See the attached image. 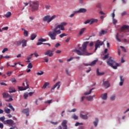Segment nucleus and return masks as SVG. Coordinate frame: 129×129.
Here are the masks:
<instances>
[{
  "label": "nucleus",
  "mask_w": 129,
  "mask_h": 129,
  "mask_svg": "<svg viewBox=\"0 0 129 129\" xmlns=\"http://www.w3.org/2000/svg\"><path fill=\"white\" fill-rule=\"evenodd\" d=\"M97 61H98V60H95L92 61V62H91L90 64L85 63L84 65H85V66H93L95 64H96Z\"/></svg>",
  "instance_id": "f3484780"
},
{
  "label": "nucleus",
  "mask_w": 129,
  "mask_h": 129,
  "mask_svg": "<svg viewBox=\"0 0 129 129\" xmlns=\"http://www.w3.org/2000/svg\"><path fill=\"white\" fill-rule=\"evenodd\" d=\"M80 117H81V118H82V119H88V116L87 115H84L83 114H80Z\"/></svg>",
  "instance_id": "412c9836"
},
{
  "label": "nucleus",
  "mask_w": 129,
  "mask_h": 129,
  "mask_svg": "<svg viewBox=\"0 0 129 129\" xmlns=\"http://www.w3.org/2000/svg\"><path fill=\"white\" fill-rule=\"evenodd\" d=\"M66 73L68 75H69V76H71V74H70L68 69H67L66 70Z\"/></svg>",
  "instance_id": "a18cd8bd"
},
{
  "label": "nucleus",
  "mask_w": 129,
  "mask_h": 129,
  "mask_svg": "<svg viewBox=\"0 0 129 129\" xmlns=\"http://www.w3.org/2000/svg\"><path fill=\"white\" fill-rule=\"evenodd\" d=\"M6 118L5 116H3V117H0V120L1 121H2V122H3V123L5 124V120Z\"/></svg>",
  "instance_id": "7c9ffc66"
},
{
  "label": "nucleus",
  "mask_w": 129,
  "mask_h": 129,
  "mask_svg": "<svg viewBox=\"0 0 129 129\" xmlns=\"http://www.w3.org/2000/svg\"><path fill=\"white\" fill-rule=\"evenodd\" d=\"M5 111L6 113H10L11 110L7 107L5 108Z\"/></svg>",
  "instance_id": "c85d7f7f"
},
{
  "label": "nucleus",
  "mask_w": 129,
  "mask_h": 129,
  "mask_svg": "<svg viewBox=\"0 0 129 129\" xmlns=\"http://www.w3.org/2000/svg\"><path fill=\"white\" fill-rule=\"evenodd\" d=\"M73 59H74V57H71L70 59H68L67 60V61H71L72 60H73Z\"/></svg>",
  "instance_id": "338daca9"
},
{
  "label": "nucleus",
  "mask_w": 129,
  "mask_h": 129,
  "mask_svg": "<svg viewBox=\"0 0 129 129\" xmlns=\"http://www.w3.org/2000/svg\"><path fill=\"white\" fill-rule=\"evenodd\" d=\"M94 97H95V95L89 96H87L86 98H87V100H88V101H91Z\"/></svg>",
  "instance_id": "b1692460"
},
{
  "label": "nucleus",
  "mask_w": 129,
  "mask_h": 129,
  "mask_svg": "<svg viewBox=\"0 0 129 129\" xmlns=\"http://www.w3.org/2000/svg\"><path fill=\"white\" fill-rule=\"evenodd\" d=\"M124 81V78L122 76H120V83H119V85H120V86H122Z\"/></svg>",
  "instance_id": "a211bd4d"
},
{
  "label": "nucleus",
  "mask_w": 129,
  "mask_h": 129,
  "mask_svg": "<svg viewBox=\"0 0 129 129\" xmlns=\"http://www.w3.org/2000/svg\"><path fill=\"white\" fill-rule=\"evenodd\" d=\"M60 83H61V82H60V81L57 82V83L52 87V88H51V90H54L55 88H57V89H59V88H60Z\"/></svg>",
  "instance_id": "ddd939ff"
},
{
  "label": "nucleus",
  "mask_w": 129,
  "mask_h": 129,
  "mask_svg": "<svg viewBox=\"0 0 129 129\" xmlns=\"http://www.w3.org/2000/svg\"><path fill=\"white\" fill-rule=\"evenodd\" d=\"M50 122H51V123H52V124H54V125H56V124H58V122L57 121H56V122L51 121Z\"/></svg>",
  "instance_id": "6e6d98bb"
},
{
  "label": "nucleus",
  "mask_w": 129,
  "mask_h": 129,
  "mask_svg": "<svg viewBox=\"0 0 129 129\" xmlns=\"http://www.w3.org/2000/svg\"><path fill=\"white\" fill-rule=\"evenodd\" d=\"M27 67H28V69H32L33 68V66H32V63L31 62H30L28 64Z\"/></svg>",
  "instance_id": "c03bdc74"
},
{
  "label": "nucleus",
  "mask_w": 129,
  "mask_h": 129,
  "mask_svg": "<svg viewBox=\"0 0 129 129\" xmlns=\"http://www.w3.org/2000/svg\"><path fill=\"white\" fill-rule=\"evenodd\" d=\"M67 123L68 121L66 120H63L62 122V126H63V128H62L61 126H59L58 128L59 129H67Z\"/></svg>",
  "instance_id": "1a4fd4ad"
},
{
  "label": "nucleus",
  "mask_w": 129,
  "mask_h": 129,
  "mask_svg": "<svg viewBox=\"0 0 129 129\" xmlns=\"http://www.w3.org/2000/svg\"><path fill=\"white\" fill-rule=\"evenodd\" d=\"M9 107L12 109L13 111H15V109L11 103L9 104Z\"/></svg>",
  "instance_id": "58836bf2"
},
{
  "label": "nucleus",
  "mask_w": 129,
  "mask_h": 129,
  "mask_svg": "<svg viewBox=\"0 0 129 129\" xmlns=\"http://www.w3.org/2000/svg\"><path fill=\"white\" fill-rule=\"evenodd\" d=\"M24 35L25 37H27L28 36V32L26 30H25L24 32Z\"/></svg>",
  "instance_id": "37998d69"
},
{
  "label": "nucleus",
  "mask_w": 129,
  "mask_h": 129,
  "mask_svg": "<svg viewBox=\"0 0 129 129\" xmlns=\"http://www.w3.org/2000/svg\"><path fill=\"white\" fill-rule=\"evenodd\" d=\"M89 43V42L87 41L85 42L83 45L82 47H80L79 49L80 50H77V49H74L73 50V52H76L78 55H90L91 54L89 53L87 51V47L88 44Z\"/></svg>",
  "instance_id": "f03ea898"
},
{
  "label": "nucleus",
  "mask_w": 129,
  "mask_h": 129,
  "mask_svg": "<svg viewBox=\"0 0 129 129\" xmlns=\"http://www.w3.org/2000/svg\"><path fill=\"white\" fill-rule=\"evenodd\" d=\"M86 28H83L81 30L80 32V35H81L85 31Z\"/></svg>",
  "instance_id": "ea45409f"
},
{
  "label": "nucleus",
  "mask_w": 129,
  "mask_h": 129,
  "mask_svg": "<svg viewBox=\"0 0 129 129\" xmlns=\"http://www.w3.org/2000/svg\"><path fill=\"white\" fill-rule=\"evenodd\" d=\"M87 12V10L86 9L82 8L80 9L79 11H75V14L78 13H84Z\"/></svg>",
  "instance_id": "4468645a"
},
{
  "label": "nucleus",
  "mask_w": 129,
  "mask_h": 129,
  "mask_svg": "<svg viewBox=\"0 0 129 129\" xmlns=\"http://www.w3.org/2000/svg\"><path fill=\"white\" fill-rule=\"evenodd\" d=\"M80 124L83 125V123H80V122H76V123L75 124V126H78V125H80Z\"/></svg>",
  "instance_id": "603ef678"
},
{
  "label": "nucleus",
  "mask_w": 129,
  "mask_h": 129,
  "mask_svg": "<svg viewBox=\"0 0 129 129\" xmlns=\"http://www.w3.org/2000/svg\"><path fill=\"white\" fill-rule=\"evenodd\" d=\"M49 85V83L48 82H45L43 85V86L42 87V89H45L48 85Z\"/></svg>",
  "instance_id": "2f4dec72"
},
{
  "label": "nucleus",
  "mask_w": 129,
  "mask_h": 129,
  "mask_svg": "<svg viewBox=\"0 0 129 129\" xmlns=\"http://www.w3.org/2000/svg\"><path fill=\"white\" fill-rule=\"evenodd\" d=\"M104 74V72L100 73L99 69H97V76H102Z\"/></svg>",
  "instance_id": "393cba45"
},
{
  "label": "nucleus",
  "mask_w": 129,
  "mask_h": 129,
  "mask_svg": "<svg viewBox=\"0 0 129 129\" xmlns=\"http://www.w3.org/2000/svg\"><path fill=\"white\" fill-rule=\"evenodd\" d=\"M120 48H122V50H123L124 52H126L125 48L123 46H120Z\"/></svg>",
  "instance_id": "864d4df0"
},
{
  "label": "nucleus",
  "mask_w": 129,
  "mask_h": 129,
  "mask_svg": "<svg viewBox=\"0 0 129 129\" xmlns=\"http://www.w3.org/2000/svg\"><path fill=\"white\" fill-rule=\"evenodd\" d=\"M36 36L37 35L35 34H32L31 36V39L33 40L36 37Z\"/></svg>",
  "instance_id": "c9c22d12"
},
{
  "label": "nucleus",
  "mask_w": 129,
  "mask_h": 129,
  "mask_svg": "<svg viewBox=\"0 0 129 129\" xmlns=\"http://www.w3.org/2000/svg\"><path fill=\"white\" fill-rule=\"evenodd\" d=\"M72 118H74V119H75V120H77V119H78L79 117L76 114H74L72 116Z\"/></svg>",
  "instance_id": "4c0bfd02"
},
{
  "label": "nucleus",
  "mask_w": 129,
  "mask_h": 129,
  "mask_svg": "<svg viewBox=\"0 0 129 129\" xmlns=\"http://www.w3.org/2000/svg\"><path fill=\"white\" fill-rule=\"evenodd\" d=\"M12 14L10 12H8L6 15H5V16L8 18L11 16Z\"/></svg>",
  "instance_id": "c756f323"
},
{
  "label": "nucleus",
  "mask_w": 129,
  "mask_h": 129,
  "mask_svg": "<svg viewBox=\"0 0 129 129\" xmlns=\"http://www.w3.org/2000/svg\"><path fill=\"white\" fill-rule=\"evenodd\" d=\"M52 102V100H48L47 101H45L44 103H48L50 104Z\"/></svg>",
  "instance_id": "052dcab7"
},
{
  "label": "nucleus",
  "mask_w": 129,
  "mask_h": 129,
  "mask_svg": "<svg viewBox=\"0 0 129 129\" xmlns=\"http://www.w3.org/2000/svg\"><path fill=\"white\" fill-rule=\"evenodd\" d=\"M39 3L38 2H35L32 3L30 5V7L32 8V11L34 12L38 10Z\"/></svg>",
  "instance_id": "20e7f679"
},
{
  "label": "nucleus",
  "mask_w": 129,
  "mask_h": 129,
  "mask_svg": "<svg viewBox=\"0 0 129 129\" xmlns=\"http://www.w3.org/2000/svg\"><path fill=\"white\" fill-rule=\"evenodd\" d=\"M126 14H127V12L126 11H124L123 12V13H122V14H121V15H122V16H123L126 15Z\"/></svg>",
  "instance_id": "13d9d810"
},
{
  "label": "nucleus",
  "mask_w": 129,
  "mask_h": 129,
  "mask_svg": "<svg viewBox=\"0 0 129 129\" xmlns=\"http://www.w3.org/2000/svg\"><path fill=\"white\" fill-rule=\"evenodd\" d=\"M86 97L85 96H83L82 98H81V102H83L84 100V98H85Z\"/></svg>",
  "instance_id": "774afa93"
},
{
  "label": "nucleus",
  "mask_w": 129,
  "mask_h": 129,
  "mask_svg": "<svg viewBox=\"0 0 129 129\" xmlns=\"http://www.w3.org/2000/svg\"><path fill=\"white\" fill-rule=\"evenodd\" d=\"M103 85L105 88H107L110 87V85L108 81H104L103 82Z\"/></svg>",
  "instance_id": "dca6fc26"
},
{
  "label": "nucleus",
  "mask_w": 129,
  "mask_h": 129,
  "mask_svg": "<svg viewBox=\"0 0 129 129\" xmlns=\"http://www.w3.org/2000/svg\"><path fill=\"white\" fill-rule=\"evenodd\" d=\"M16 91H16V89L14 87H13L12 86L10 87V88H9V93H15Z\"/></svg>",
  "instance_id": "6ab92c4d"
},
{
  "label": "nucleus",
  "mask_w": 129,
  "mask_h": 129,
  "mask_svg": "<svg viewBox=\"0 0 129 129\" xmlns=\"http://www.w3.org/2000/svg\"><path fill=\"white\" fill-rule=\"evenodd\" d=\"M68 23L66 22H63L60 23V25H57L52 31H50L48 33V35L52 40L56 39V36L61 33V31L65 30L64 26H66Z\"/></svg>",
  "instance_id": "f257e3e1"
},
{
  "label": "nucleus",
  "mask_w": 129,
  "mask_h": 129,
  "mask_svg": "<svg viewBox=\"0 0 129 129\" xmlns=\"http://www.w3.org/2000/svg\"><path fill=\"white\" fill-rule=\"evenodd\" d=\"M22 43V41H16V42H15V44H16L17 45H18V46H20V45H21Z\"/></svg>",
  "instance_id": "f704fd0d"
},
{
  "label": "nucleus",
  "mask_w": 129,
  "mask_h": 129,
  "mask_svg": "<svg viewBox=\"0 0 129 129\" xmlns=\"http://www.w3.org/2000/svg\"><path fill=\"white\" fill-rule=\"evenodd\" d=\"M115 10H114V11L113 12V13L112 14V18H113V19H114V17L115 16Z\"/></svg>",
  "instance_id": "8fccbe9b"
},
{
  "label": "nucleus",
  "mask_w": 129,
  "mask_h": 129,
  "mask_svg": "<svg viewBox=\"0 0 129 129\" xmlns=\"http://www.w3.org/2000/svg\"><path fill=\"white\" fill-rule=\"evenodd\" d=\"M3 97L4 98H9L10 97L9 99V100H7L6 101L7 102H10L11 101H12L13 99V97L12 96H11L8 93H6V92H4L3 94Z\"/></svg>",
  "instance_id": "423d86ee"
},
{
  "label": "nucleus",
  "mask_w": 129,
  "mask_h": 129,
  "mask_svg": "<svg viewBox=\"0 0 129 129\" xmlns=\"http://www.w3.org/2000/svg\"><path fill=\"white\" fill-rule=\"evenodd\" d=\"M24 97L25 99H27L28 97V93H25L24 94Z\"/></svg>",
  "instance_id": "79ce46f5"
},
{
  "label": "nucleus",
  "mask_w": 129,
  "mask_h": 129,
  "mask_svg": "<svg viewBox=\"0 0 129 129\" xmlns=\"http://www.w3.org/2000/svg\"><path fill=\"white\" fill-rule=\"evenodd\" d=\"M56 18V15H53V16H52L51 17H50V19L48 21V23H50V22H51L53 20L55 19Z\"/></svg>",
  "instance_id": "cd10ccee"
},
{
  "label": "nucleus",
  "mask_w": 129,
  "mask_h": 129,
  "mask_svg": "<svg viewBox=\"0 0 129 129\" xmlns=\"http://www.w3.org/2000/svg\"><path fill=\"white\" fill-rule=\"evenodd\" d=\"M11 81L12 83H14V82H17V81H16V80L15 78L12 79L11 80Z\"/></svg>",
  "instance_id": "680f3d73"
},
{
  "label": "nucleus",
  "mask_w": 129,
  "mask_h": 129,
  "mask_svg": "<svg viewBox=\"0 0 129 129\" xmlns=\"http://www.w3.org/2000/svg\"><path fill=\"white\" fill-rule=\"evenodd\" d=\"M49 20H50V16H46L43 19V20L44 21H47L48 23Z\"/></svg>",
  "instance_id": "4be33fe9"
},
{
  "label": "nucleus",
  "mask_w": 129,
  "mask_h": 129,
  "mask_svg": "<svg viewBox=\"0 0 129 129\" xmlns=\"http://www.w3.org/2000/svg\"><path fill=\"white\" fill-rule=\"evenodd\" d=\"M116 40H117V41L118 42H121V40L119 38V33H117V35H116Z\"/></svg>",
  "instance_id": "473e14b6"
},
{
  "label": "nucleus",
  "mask_w": 129,
  "mask_h": 129,
  "mask_svg": "<svg viewBox=\"0 0 129 129\" xmlns=\"http://www.w3.org/2000/svg\"><path fill=\"white\" fill-rule=\"evenodd\" d=\"M98 22L97 19H92L91 20H88L84 23L85 24H92L94 23H97Z\"/></svg>",
  "instance_id": "0eeeda50"
},
{
  "label": "nucleus",
  "mask_w": 129,
  "mask_h": 129,
  "mask_svg": "<svg viewBox=\"0 0 129 129\" xmlns=\"http://www.w3.org/2000/svg\"><path fill=\"white\" fill-rule=\"evenodd\" d=\"M109 54L105 55V56H104V58H103V60H105L107 58H108L109 57Z\"/></svg>",
  "instance_id": "49530a36"
},
{
  "label": "nucleus",
  "mask_w": 129,
  "mask_h": 129,
  "mask_svg": "<svg viewBox=\"0 0 129 129\" xmlns=\"http://www.w3.org/2000/svg\"><path fill=\"white\" fill-rule=\"evenodd\" d=\"M66 36H67V35H66L65 33H62V34H60V35H59V37H60V38H62L63 37Z\"/></svg>",
  "instance_id": "3c124183"
},
{
  "label": "nucleus",
  "mask_w": 129,
  "mask_h": 129,
  "mask_svg": "<svg viewBox=\"0 0 129 129\" xmlns=\"http://www.w3.org/2000/svg\"><path fill=\"white\" fill-rule=\"evenodd\" d=\"M44 74V72H42V71H40V72H38L37 73V75H38V76H41V75H42L43 74Z\"/></svg>",
  "instance_id": "de8ad7c7"
},
{
  "label": "nucleus",
  "mask_w": 129,
  "mask_h": 129,
  "mask_svg": "<svg viewBox=\"0 0 129 129\" xmlns=\"http://www.w3.org/2000/svg\"><path fill=\"white\" fill-rule=\"evenodd\" d=\"M8 50V49L7 48H5L4 50H3L2 52L5 53V52L7 51Z\"/></svg>",
  "instance_id": "bf43d9fd"
},
{
  "label": "nucleus",
  "mask_w": 129,
  "mask_h": 129,
  "mask_svg": "<svg viewBox=\"0 0 129 129\" xmlns=\"http://www.w3.org/2000/svg\"><path fill=\"white\" fill-rule=\"evenodd\" d=\"M53 51H51V50H48L45 52L44 53V54L45 55H49V56L51 57L53 55V53H52Z\"/></svg>",
  "instance_id": "f8f14e48"
},
{
  "label": "nucleus",
  "mask_w": 129,
  "mask_h": 129,
  "mask_svg": "<svg viewBox=\"0 0 129 129\" xmlns=\"http://www.w3.org/2000/svg\"><path fill=\"white\" fill-rule=\"evenodd\" d=\"M39 41L45 42V41H46V39H43V38H40V39H39Z\"/></svg>",
  "instance_id": "09e8293b"
},
{
  "label": "nucleus",
  "mask_w": 129,
  "mask_h": 129,
  "mask_svg": "<svg viewBox=\"0 0 129 129\" xmlns=\"http://www.w3.org/2000/svg\"><path fill=\"white\" fill-rule=\"evenodd\" d=\"M93 89H94V88L91 89V90H90V91H89V92H85V93H84V95H87L90 94Z\"/></svg>",
  "instance_id": "72a5a7b5"
},
{
  "label": "nucleus",
  "mask_w": 129,
  "mask_h": 129,
  "mask_svg": "<svg viewBox=\"0 0 129 129\" xmlns=\"http://www.w3.org/2000/svg\"><path fill=\"white\" fill-rule=\"evenodd\" d=\"M104 43V42H101L100 40H97L95 44V51H96L98 48H100V46H102Z\"/></svg>",
  "instance_id": "39448f33"
},
{
  "label": "nucleus",
  "mask_w": 129,
  "mask_h": 129,
  "mask_svg": "<svg viewBox=\"0 0 129 129\" xmlns=\"http://www.w3.org/2000/svg\"><path fill=\"white\" fill-rule=\"evenodd\" d=\"M4 124H8L11 126H13L14 124V121L12 119H7L5 120Z\"/></svg>",
  "instance_id": "6e6552de"
},
{
  "label": "nucleus",
  "mask_w": 129,
  "mask_h": 129,
  "mask_svg": "<svg viewBox=\"0 0 129 129\" xmlns=\"http://www.w3.org/2000/svg\"><path fill=\"white\" fill-rule=\"evenodd\" d=\"M12 73V72L9 71V72H8L7 73V74L9 76H11V74Z\"/></svg>",
  "instance_id": "69168bd1"
},
{
  "label": "nucleus",
  "mask_w": 129,
  "mask_h": 129,
  "mask_svg": "<svg viewBox=\"0 0 129 129\" xmlns=\"http://www.w3.org/2000/svg\"><path fill=\"white\" fill-rule=\"evenodd\" d=\"M25 82L26 84L27 85L26 86L23 87H19L18 86V89L20 90V91H24V90H26L27 89H28L29 88V85H28V80L26 79L25 80Z\"/></svg>",
  "instance_id": "9d476101"
},
{
  "label": "nucleus",
  "mask_w": 129,
  "mask_h": 129,
  "mask_svg": "<svg viewBox=\"0 0 129 129\" xmlns=\"http://www.w3.org/2000/svg\"><path fill=\"white\" fill-rule=\"evenodd\" d=\"M98 122H99L98 118H96L95 119V121H94V125H95V126H97Z\"/></svg>",
  "instance_id": "a878e982"
},
{
  "label": "nucleus",
  "mask_w": 129,
  "mask_h": 129,
  "mask_svg": "<svg viewBox=\"0 0 129 129\" xmlns=\"http://www.w3.org/2000/svg\"><path fill=\"white\" fill-rule=\"evenodd\" d=\"M117 22V21L116 19H113V24L114 25H116Z\"/></svg>",
  "instance_id": "5fc2aeb1"
},
{
  "label": "nucleus",
  "mask_w": 129,
  "mask_h": 129,
  "mask_svg": "<svg viewBox=\"0 0 129 129\" xmlns=\"http://www.w3.org/2000/svg\"><path fill=\"white\" fill-rule=\"evenodd\" d=\"M107 33V31L105 30H102L101 32H99V36H101L103 35H104L105 34Z\"/></svg>",
  "instance_id": "5701e85b"
},
{
  "label": "nucleus",
  "mask_w": 129,
  "mask_h": 129,
  "mask_svg": "<svg viewBox=\"0 0 129 129\" xmlns=\"http://www.w3.org/2000/svg\"><path fill=\"white\" fill-rule=\"evenodd\" d=\"M115 95H112V96H111V97H110V100L113 101L115 100Z\"/></svg>",
  "instance_id": "a19ab883"
},
{
  "label": "nucleus",
  "mask_w": 129,
  "mask_h": 129,
  "mask_svg": "<svg viewBox=\"0 0 129 129\" xmlns=\"http://www.w3.org/2000/svg\"><path fill=\"white\" fill-rule=\"evenodd\" d=\"M107 64L108 66L113 68V69L116 70L117 69V67H119L120 64L116 63L111 57H109L108 61H107Z\"/></svg>",
  "instance_id": "7ed1b4c3"
},
{
  "label": "nucleus",
  "mask_w": 129,
  "mask_h": 129,
  "mask_svg": "<svg viewBox=\"0 0 129 129\" xmlns=\"http://www.w3.org/2000/svg\"><path fill=\"white\" fill-rule=\"evenodd\" d=\"M45 8L46 9L49 10L50 8V6L49 5H46V6H45Z\"/></svg>",
  "instance_id": "0e129e2a"
},
{
  "label": "nucleus",
  "mask_w": 129,
  "mask_h": 129,
  "mask_svg": "<svg viewBox=\"0 0 129 129\" xmlns=\"http://www.w3.org/2000/svg\"><path fill=\"white\" fill-rule=\"evenodd\" d=\"M0 128L1 129L4 128V124L2 123H0Z\"/></svg>",
  "instance_id": "e2e57ef3"
},
{
  "label": "nucleus",
  "mask_w": 129,
  "mask_h": 129,
  "mask_svg": "<svg viewBox=\"0 0 129 129\" xmlns=\"http://www.w3.org/2000/svg\"><path fill=\"white\" fill-rule=\"evenodd\" d=\"M102 5L101 3H98L97 5H96V7L99 8V9H101Z\"/></svg>",
  "instance_id": "e433bc0d"
},
{
  "label": "nucleus",
  "mask_w": 129,
  "mask_h": 129,
  "mask_svg": "<svg viewBox=\"0 0 129 129\" xmlns=\"http://www.w3.org/2000/svg\"><path fill=\"white\" fill-rule=\"evenodd\" d=\"M129 30V26L124 25L121 27V29H120V31L121 32H126V31Z\"/></svg>",
  "instance_id": "9b49d317"
},
{
  "label": "nucleus",
  "mask_w": 129,
  "mask_h": 129,
  "mask_svg": "<svg viewBox=\"0 0 129 129\" xmlns=\"http://www.w3.org/2000/svg\"><path fill=\"white\" fill-rule=\"evenodd\" d=\"M22 46L23 47H25V46H27V42H26V40H22Z\"/></svg>",
  "instance_id": "bb28decb"
},
{
  "label": "nucleus",
  "mask_w": 129,
  "mask_h": 129,
  "mask_svg": "<svg viewBox=\"0 0 129 129\" xmlns=\"http://www.w3.org/2000/svg\"><path fill=\"white\" fill-rule=\"evenodd\" d=\"M76 110H77V109L76 108H74L71 111H69V112H75V111H76Z\"/></svg>",
  "instance_id": "4d7b16f0"
},
{
  "label": "nucleus",
  "mask_w": 129,
  "mask_h": 129,
  "mask_svg": "<svg viewBox=\"0 0 129 129\" xmlns=\"http://www.w3.org/2000/svg\"><path fill=\"white\" fill-rule=\"evenodd\" d=\"M101 98L103 100H106L107 98V93H104L101 95Z\"/></svg>",
  "instance_id": "aec40b11"
},
{
  "label": "nucleus",
  "mask_w": 129,
  "mask_h": 129,
  "mask_svg": "<svg viewBox=\"0 0 129 129\" xmlns=\"http://www.w3.org/2000/svg\"><path fill=\"white\" fill-rule=\"evenodd\" d=\"M22 112H23V113H25V114H26L27 116H29V109L28 108L26 109H24L22 111Z\"/></svg>",
  "instance_id": "2eb2a0df"
}]
</instances>
